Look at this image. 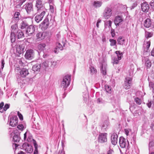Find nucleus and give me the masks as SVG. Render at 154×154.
<instances>
[{
    "instance_id": "obj_1",
    "label": "nucleus",
    "mask_w": 154,
    "mask_h": 154,
    "mask_svg": "<svg viewBox=\"0 0 154 154\" xmlns=\"http://www.w3.org/2000/svg\"><path fill=\"white\" fill-rule=\"evenodd\" d=\"M70 76L69 75H66L63 79L61 84V86L64 88V90H66L65 88L67 87L69 85L70 82Z\"/></svg>"
},
{
    "instance_id": "obj_2",
    "label": "nucleus",
    "mask_w": 154,
    "mask_h": 154,
    "mask_svg": "<svg viewBox=\"0 0 154 154\" xmlns=\"http://www.w3.org/2000/svg\"><path fill=\"white\" fill-rule=\"evenodd\" d=\"M35 7L37 8V13H40L41 11H47L41 0H36Z\"/></svg>"
},
{
    "instance_id": "obj_3",
    "label": "nucleus",
    "mask_w": 154,
    "mask_h": 154,
    "mask_svg": "<svg viewBox=\"0 0 154 154\" xmlns=\"http://www.w3.org/2000/svg\"><path fill=\"white\" fill-rule=\"evenodd\" d=\"M49 19H50V22L52 23L54 21V18L52 17L50 15H48L42 23V28L45 29H46L49 26Z\"/></svg>"
},
{
    "instance_id": "obj_4",
    "label": "nucleus",
    "mask_w": 154,
    "mask_h": 154,
    "mask_svg": "<svg viewBox=\"0 0 154 154\" xmlns=\"http://www.w3.org/2000/svg\"><path fill=\"white\" fill-rule=\"evenodd\" d=\"M117 56L112 57V60H113V64H117L119 63V60H120L123 57V54L120 51H117L115 52Z\"/></svg>"
},
{
    "instance_id": "obj_5",
    "label": "nucleus",
    "mask_w": 154,
    "mask_h": 154,
    "mask_svg": "<svg viewBox=\"0 0 154 154\" xmlns=\"http://www.w3.org/2000/svg\"><path fill=\"white\" fill-rule=\"evenodd\" d=\"M132 78L129 77H126L124 80L123 87L126 90L130 89L132 85Z\"/></svg>"
},
{
    "instance_id": "obj_6",
    "label": "nucleus",
    "mask_w": 154,
    "mask_h": 154,
    "mask_svg": "<svg viewBox=\"0 0 154 154\" xmlns=\"http://www.w3.org/2000/svg\"><path fill=\"white\" fill-rule=\"evenodd\" d=\"M112 14V7L107 6L105 8L103 12V17L105 19H108Z\"/></svg>"
},
{
    "instance_id": "obj_7",
    "label": "nucleus",
    "mask_w": 154,
    "mask_h": 154,
    "mask_svg": "<svg viewBox=\"0 0 154 154\" xmlns=\"http://www.w3.org/2000/svg\"><path fill=\"white\" fill-rule=\"evenodd\" d=\"M35 26L31 25H29L26 31V33L29 36H32L35 34Z\"/></svg>"
},
{
    "instance_id": "obj_8",
    "label": "nucleus",
    "mask_w": 154,
    "mask_h": 154,
    "mask_svg": "<svg viewBox=\"0 0 154 154\" xmlns=\"http://www.w3.org/2000/svg\"><path fill=\"white\" fill-rule=\"evenodd\" d=\"M13 135V140L15 142L18 143L20 139V134L17 130H15L11 134Z\"/></svg>"
},
{
    "instance_id": "obj_9",
    "label": "nucleus",
    "mask_w": 154,
    "mask_h": 154,
    "mask_svg": "<svg viewBox=\"0 0 154 154\" xmlns=\"http://www.w3.org/2000/svg\"><path fill=\"white\" fill-rule=\"evenodd\" d=\"M107 134L106 133H100L98 138V142L100 143L106 142L107 141Z\"/></svg>"
},
{
    "instance_id": "obj_10",
    "label": "nucleus",
    "mask_w": 154,
    "mask_h": 154,
    "mask_svg": "<svg viewBox=\"0 0 154 154\" xmlns=\"http://www.w3.org/2000/svg\"><path fill=\"white\" fill-rule=\"evenodd\" d=\"M23 6L28 14H29L33 10V5L31 2L26 3Z\"/></svg>"
},
{
    "instance_id": "obj_11",
    "label": "nucleus",
    "mask_w": 154,
    "mask_h": 154,
    "mask_svg": "<svg viewBox=\"0 0 154 154\" xmlns=\"http://www.w3.org/2000/svg\"><path fill=\"white\" fill-rule=\"evenodd\" d=\"M10 125L14 127L16 126L18 122V118L17 116H13L11 117L9 119Z\"/></svg>"
},
{
    "instance_id": "obj_12",
    "label": "nucleus",
    "mask_w": 154,
    "mask_h": 154,
    "mask_svg": "<svg viewBox=\"0 0 154 154\" xmlns=\"http://www.w3.org/2000/svg\"><path fill=\"white\" fill-rule=\"evenodd\" d=\"M34 56V53L33 50H28L27 51L25 55V58L28 60H32Z\"/></svg>"
},
{
    "instance_id": "obj_13",
    "label": "nucleus",
    "mask_w": 154,
    "mask_h": 154,
    "mask_svg": "<svg viewBox=\"0 0 154 154\" xmlns=\"http://www.w3.org/2000/svg\"><path fill=\"white\" fill-rule=\"evenodd\" d=\"M23 148L27 153L32 152L33 149L32 146L27 143H24L23 145Z\"/></svg>"
},
{
    "instance_id": "obj_14",
    "label": "nucleus",
    "mask_w": 154,
    "mask_h": 154,
    "mask_svg": "<svg viewBox=\"0 0 154 154\" xmlns=\"http://www.w3.org/2000/svg\"><path fill=\"white\" fill-rule=\"evenodd\" d=\"M39 13L40 14H39L37 15L35 18V21L38 23L42 20L45 14L46 11H42Z\"/></svg>"
},
{
    "instance_id": "obj_15",
    "label": "nucleus",
    "mask_w": 154,
    "mask_h": 154,
    "mask_svg": "<svg viewBox=\"0 0 154 154\" xmlns=\"http://www.w3.org/2000/svg\"><path fill=\"white\" fill-rule=\"evenodd\" d=\"M118 136L116 133H114L111 135V140L112 143L114 145H116L118 142Z\"/></svg>"
},
{
    "instance_id": "obj_16",
    "label": "nucleus",
    "mask_w": 154,
    "mask_h": 154,
    "mask_svg": "<svg viewBox=\"0 0 154 154\" xmlns=\"http://www.w3.org/2000/svg\"><path fill=\"white\" fill-rule=\"evenodd\" d=\"M123 21L122 16L118 15L116 17L114 20V23L116 26H119V24Z\"/></svg>"
},
{
    "instance_id": "obj_17",
    "label": "nucleus",
    "mask_w": 154,
    "mask_h": 154,
    "mask_svg": "<svg viewBox=\"0 0 154 154\" xmlns=\"http://www.w3.org/2000/svg\"><path fill=\"white\" fill-rule=\"evenodd\" d=\"M149 8V5L146 2H145L141 4V9L143 12H147Z\"/></svg>"
},
{
    "instance_id": "obj_18",
    "label": "nucleus",
    "mask_w": 154,
    "mask_h": 154,
    "mask_svg": "<svg viewBox=\"0 0 154 154\" xmlns=\"http://www.w3.org/2000/svg\"><path fill=\"white\" fill-rule=\"evenodd\" d=\"M143 61L145 63V65L147 68H149L151 66V62L147 57H144L143 59Z\"/></svg>"
},
{
    "instance_id": "obj_19",
    "label": "nucleus",
    "mask_w": 154,
    "mask_h": 154,
    "mask_svg": "<svg viewBox=\"0 0 154 154\" xmlns=\"http://www.w3.org/2000/svg\"><path fill=\"white\" fill-rule=\"evenodd\" d=\"M120 146L121 148H124L126 145V139L123 137H121L119 139Z\"/></svg>"
},
{
    "instance_id": "obj_20",
    "label": "nucleus",
    "mask_w": 154,
    "mask_h": 154,
    "mask_svg": "<svg viewBox=\"0 0 154 154\" xmlns=\"http://www.w3.org/2000/svg\"><path fill=\"white\" fill-rule=\"evenodd\" d=\"M41 66V64L36 63L33 66L32 70L34 72H38L40 71Z\"/></svg>"
},
{
    "instance_id": "obj_21",
    "label": "nucleus",
    "mask_w": 154,
    "mask_h": 154,
    "mask_svg": "<svg viewBox=\"0 0 154 154\" xmlns=\"http://www.w3.org/2000/svg\"><path fill=\"white\" fill-rule=\"evenodd\" d=\"M29 74L28 69L25 68H23L20 72V75L22 77H26Z\"/></svg>"
},
{
    "instance_id": "obj_22",
    "label": "nucleus",
    "mask_w": 154,
    "mask_h": 154,
    "mask_svg": "<svg viewBox=\"0 0 154 154\" xmlns=\"http://www.w3.org/2000/svg\"><path fill=\"white\" fill-rule=\"evenodd\" d=\"M152 24V22L151 20L149 18H147L144 22V26L146 28H149Z\"/></svg>"
},
{
    "instance_id": "obj_23",
    "label": "nucleus",
    "mask_w": 154,
    "mask_h": 154,
    "mask_svg": "<svg viewBox=\"0 0 154 154\" xmlns=\"http://www.w3.org/2000/svg\"><path fill=\"white\" fill-rule=\"evenodd\" d=\"M29 25L28 23L26 20H24L22 21L20 24V28L21 29H27Z\"/></svg>"
},
{
    "instance_id": "obj_24",
    "label": "nucleus",
    "mask_w": 154,
    "mask_h": 154,
    "mask_svg": "<svg viewBox=\"0 0 154 154\" xmlns=\"http://www.w3.org/2000/svg\"><path fill=\"white\" fill-rule=\"evenodd\" d=\"M46 45L45 43H40L38 45L37 48L40 52L43 51L45 49Z\"/></svg>"
},
{
    "instance_id": "obj_25",
    "label": "nucleus",
    "mask_w": 154,
    "mask_h": 154,
    "mask_svg": "<svg viewBox=\"0 0 154 154\" xmlns=\"http://www.w3.org/2000/svg\"><path fill=\"white\" fill-rule=\"evenodd\" d=\"M24 50V47L23 45H20L16 48L17 51L18 52L19 54L23 53Z\"/></svg>"
},
{
    "instance_id": "obj_26",
    "label": "nucleus",
    "mask_w": 154,
    "mask_h": 154,
    "mask_svg": "<svg viewBox=\"0 0 154 154\" xmlns=\"http://www.w3.org/2000/svg\"><path fill=\"white\" fill-rule=\"evenodd\" d=\"M117 42L118 45H123L125 43V40L122 36H119L117 39Z\"/></svg>"
},
{
    "instance_id": "obj_27",
    "label": "nucleus",
    "mask_w": 154,
    "mask_h": 154,
    "mask_svg": "<svg viewBox=\"0 0 154 154\" xmlns=\"http://www.w3.org/2000/svg\"><path fill=\"white\" fill-rule=\"evenodd\" d=\"M44 32H39L36 34L37 39L38 40H41L45 38Z\"/></svg>"
},
{
    "instance_id": "obj_28",
    "label": "nucleus",
    "mask_w": 154,
    "mask_h": 154,
    "mask_svg": "<svg viewBox=\"0 0 154 154\" xmlns=\"http://www.w3.org/2000/svg\"><path fill=\"white\" fill-rule=\"evenodd\" d=\"M16 35L18 39L24 37L23 32L21 30H18L17 31Z\"/></svg>"
},
{
    "instance_id": "obj_29",
    "label": "nucleus",
    "mask_w": 154,
    "mask_h": 154,
    "mask_svg": "<svg viewBox=\"0 0 154 154\" xmlns=\"http://www.w3.org/2000/svg\"><path fill=\"white\" fill-rule=\"evenodd\" d=\"M153 33L152 32H150L145 31V37L147 39L153 36Z\"/></svg>"
},
{
    "instance_id": "obj_30",
    "label": "nucleus",
    "mask_w": 154,
    "mask_h": 154,
    "mask_svg": "<svg viewBox=\"0 0 154 154\" xmlns=\"http://www.w3.org/2000/svg\"><path fill=\"white\" fill-rule=\"evenodd\" d=\"M102 4V2L101 1H94L93 3V5L95 8H99Z\"/></svg>"
},
{
    "instance_id": "obj_31",
    "label": "nucleus",
    "mask_w": 154,
    "mask_h": 154,
    "mask_svg": "<svg viewBox=\"0 0 154 154\" xmlns=\"http://www.w3.org/2000/svg\"><path fill=\"white\" fill-rule=\"evenodd\" d=\"M106 66L105 65L102 64L101 66V72L104 75H106Z\"/></svg>"
},
{
    "instance_id": "obj_32",
    "label": "nucleus",
    "mask_w": 154,
    "mask_h": 154,
    "mask_svg": "<svg viewBox=\"0 0 154 154\" xmlns=\"http://www.w3.org/2000/svg\"><path fill=\"white\" fill-rule=\"evenodd\" d=\"M33 143L35 147V150L34 152V154H38V145L34 139H33Z\"/></svg>"
},
{
    "instance_id": "obj_33",
    "label": "nucleus",
    "mask_w": 154,
    "mask_h": 154,
    "mask_svg": "<svg viewBox=\"0 0 154 154\" xmlns=\"http://www.w3.org/2000/svg\"><path fill=\"white\" fill-rule=\"evenodd\" d=\"M16 35L14 32H11L10 36V40L12 43L15 42L16 38Z\"/></svg>"
},
{
    "instance_id": "obj_34",
    "label": "nucleus",
    "mask_w": 154,
    "mask_h": 154,
    "mask_svg": "<svg viewBox=\"0 0 154 154\" xmlns=\"http://www.w3.org/2000/svg\"><path fill=\"white\" fill-rule=\"evenodd\" d=\"M105 87L106 92L109 94H111L112 91L111 87L106 84L105 85Z\"/></svg>"
},
{
    "instance_id": "obj_35",
    "label": "nucleus",
    "mask_w": 154,
    "mask_h": 154,
    "mask_svg": "<svg viewBox=\"0 0 154 154\" xmlns=\"http://www.w3.org/2000/svg\"><path fill=\"white\" fill-rule=\"evenodd\" d=\"M23 78V77H22V76H20L18 77L17 79L18 83L20 86L23 85V83H24V79Z\"/></svg>"
},
{
    "instance_id": "obj_36",
    "label": "nucleus",
    "mask_w": 154,
    "mask_h": 154,
    "mask_svg": "<svg viewBox=\"0 0 154 154\" xmlns=\"http://www.w3.org/2000/svg\"><path fill=\"white\" fill-rule=\"evenodd\" d=\"M20 13L18 12H16L14 14V20L16 21V22H17V21L19 20V16L20 15Z\"/></svg>"
},
{
    "instance_id": "obj_37",
    "label": "nucleus",
    "mask_w": 154,
    "mask_h": 154,
    "mask_svg": "<svg viewBox=\"0 0 154 154\" xmlns=\"http://www.w3.org/2000/svg\"><path fill=\"white\" fill-rule=\"evenodd\" d=\"M109 41L110 42V45L111 46H113L116 45L117 43L116 41L114 39H109Z\"/></svg>"
},
{
    "instance_id": "obj_38",
    "label": "nucleus",
    "mask_w": 154,
    "mask_h": 154,
    "mask_svg": "<svg viewBox=\"0 0 154 154\" xmlns=\"http://www.w3.org/2000/svg\"><path fill=\"white\" fill-rule=\"evenodd\" d=\"M134 101L136 103V104L138 105H140L142 103L141 100L137 97L134 98Z\"/></svg>"
},
{
    "instance_id": "obj_39",
    "label": "nucleus",
    "mask_w": 154,
    "mask_h": 154,
    "mask_svg": "<svg viewBox=\"0 0 154 154\" xmlns=\"http://www.w3.org/2000/svg\"><path fill=\"white\" fill-rule=\"evenodd\" d=\"M112 22L111 20H108L106 21L105 23V28H106L107 26L109 27V28H111V24Z\"/></svg>"
},
{
    "instance_id": "obj_40",
    "label": "nucleus",
    "mask_w": 154,
    "mask_h": 154,
    "mask_svg": "<svg viewBox=\"0 0 154 154\" xmlns=\"http://www.w3.org/2000/svg\"><path fill=\"white\" fill-rule=\"evenodd\" d=\"M49 61H44L42 63V67L45 69L49 65H50Z\"/></svg>"
},
{
    "instance_id": "obj_41",
    "label": "nucleus",
    "mask_w": 154,
    "mask_h": 154,
    "mask_svg": "<svg viewBox=\"0 0 154 154\" xmlns=\"http://www.w3.org/2000/svg\"><path fill=\"white\" fill-rule=\"evenodd\" d=\"M149 86L150 88L152 89V92L154 94V82H149Z\"/></svg>"
},
{
    "instance_id": "obj_42",
    "label": "nucleus",
    "mask_w": 154,
    "mask_h": 154,
    "mask_svg": "<svg viewBox=\"0 0 154 154\" xmlns=\"http://www.w3.org/2000/svg\"><path fill=\"white\" fill-rule=\"evenodd\" d=\"M63 49V47L61 45L60 43H58L56 47L55 48L56 50L59 51V50H62Z\"/></svg>"
},
{
    "instance_id": "obj_43",
    "label": "nucleus",
    "mask_w": 154,
    "mask_h": 154,
    "mask_svg": "<svg viewBox=\"0 0 154 154\" xmlns=\"http://www.w3.org/2000/svg\"><path fill=\"white\" fill-rule=\"evenodd\" d=\"M109 122H105L102 126V128L103 129H106L109 125Z\"/></svg>"
},
{
    "instance_id": "obj_44",
    "label": "nucleus",
    "mask_w": 154,
    "mask_h": 154,
    "mask_svg": "<svg viewBox=\"0 0 154 154\" xmlns=\"http://www.w3.org/2000/svg\"><path fill=\"white\" fill-rule=\"evenodd\" d=\"M17 25L16 24H14L12 25L11 26V32H14V31L17 29Z\"/></svg>"
},
{
    "instance_id": "obj_45",
    "label": "nucleus",
    "mask_w": 154,
    "mask_h": 154,
    "mask_svg": "<svg viewBox=\"0 0 154 154\" xmlns=\"http://www.w3.org/2000/svg\"><path fill=\"white\" fill-rule=\"evenodd\" d=\"M49 63H50V65L53 67H55L57 64V62L56 61H52L50 60Z\"/></svg>"
},
{
    "instance_id": "obj_46",
    "label": "nucleus",
    "mask_w": 154,
    "mask_h": 154,
    "mask_svg": "<svg viewBox=\"0 0 154 154\" xmlns=\"http://www.w3.org/2000/svg\"><path fill=\"white\" fill-rule=\"evenodd\" d=\"M17 128L20 131H23L24 128V126L22 124H19L17 126Z\"/></svg>"
},
{
    "instance_id": "obj_47",
    "label": "nucleus",
    "mask_w": 154,
    "mask_h": 154,
    "mask_svg": "<svg viewBox=\"0 0 154 154\" xmlns=\"http://www.w3.org/2000/svg\"><path fill=\"white\" fill-rule=\"evenodd\" d=\"M4 105V103L3 102H2L0 103V112L1 113L3 112V106Z\"/></svg>"
},
{
    "instance_id": "obj_48",
    "label": "nucleus",
    "mask_w": 154,
    "mask_h": 154,
    "mask_svg": "<svg viewBox=\"0 0 154 154\" xmlns=\"http://www.w3.org/2000/svg\"><path fill=\"white\" fill-rule=\"evenodd\" d=\"M90 71L92 73H94L96 72V69L94 67L91 66L90 68Z\"/></svg>"
},
{
    "instance_id": "obj_49",
    "label": "nucleus",
    "mask_w": 154,
    "mask_h": 154,
    "mask_svg": "<svg viewBox=\"0 0 154 154\" xmlns=\"http://www.w3.org/2000/svg\"><path fill=\"white\" fill-rule=\"evenodd\" d=\"M10 106V105L8 104H6L5 105L4 107H3L4 110H3V112L4 111H6L8 109Z\"/></svg>"
},
{
    "instance_id": "obj_50",
    "label": "nucleus",
    "mask_w": 154,
    "mask_h": 154,
    "mask_svg": "<svg viewBox=\"0 0 154 154\" xmlns=\"http://www.w3.org/2000/svg\"><path fill=\"white\" fill-rule=\"evenodd\" d=\"M111 34L112 38H113L115 35V31L114 29L111 28Z\"/></svg>"
},
{
    "instance_id": "obj_51",
    "label": "nucleus",
    "mask_w": 154,
    "mask_h": 154,
    "mask_svg": "<svg viewBox=\"0 0 154 154\" xmlns=\"http://www.w3.org/2000/svg\"><path fill=\"white\" fill-rule=\"evenodd\" d=\"M17 114L20 120H23V118L22 115L19 111L17 112Z\"/></svg>"
},
{
    "instance_id": "obj_52",
    "label": "nucleus",
    "mask_w": 154,
    "mask_h": 154,
    "mask_svg": "<svg viewBox=\"0 0 154 154\" xmlns=\"http://www.w3.org/2000/svg\"><path fill=\"white\" fill-rule=\"evenodd\" d=\"M152 103L151 100H148V102L146 103V105L149 108H150L151 107Z\"/></svg>"
},
{
    "instance_id": "obj_53",
    "label": "nucleus",
    "mask_w": 154,
    "mask_h": 154,
    "mask_svg": "<svg viewBox=\"0 0 154 154\" xmlns=\"http://www.w3.org/2000/svg\"><path fill=\"white\" fill-rule=\"evenodd\" d=\"M154 146V142H150L149 143V148L150 149L152 146Z\"/></svg>"
},
{
    "instance_id": "obj_54",
    "label": "nucleus",
    "mask_w": 154,
    "mask_h": 154,
    "mask_svg": "<svg viewBox=\"0 0 154 154\" xmlns=\"http://www.w3.org/2000/svg\"><path fill=\"white\" fill-rule=\"evenodd\" d=\"M150 45V42H147L146 43V48L147 49V50H148Z\"/></svg>"
},
{
    "instance_id": "obj_55",
    "label": "nucleus",
    "mask_w": 154,
    "mask_h": 154,
    "mask_svg": "<svg viewBox=\"0 0 154 154\" xmlns=\"http://www.w3.org/2000/svg\"><path fill=\"white\" fill-rule=\"evenodd\" d=\"M50 10L51 12L53 13L54 12V8L52 5H50Z\"/></svg>"
},
{
    "instance_id": "obj_56",
    "label": "nucleus",
    "mask_w": 154,
    "mask_h": 154,
    "mask_svg": "<svg viewBox=\"0 0 154 154\" xmlns=\"http://www.w3.org/2000/svg\"><path fill=\"white\" fill-rule=\"evenodd\" d=\"M137 2H135L133 4L132 6H131V8L132 9L134 8L135 7H136L137 6Z\"/></svg>"
},
{
    "instance_id": "obj_57",
    "label": "nucleus",
    "mask_w": 154,
    "mask_h": 154,
    "mask_svg": "<svg viewBox=\"0 0 154 154\" xmlns=\"http://www.w3.org/2000/svg\"><path fill=\"white\" fill-rule=\"evenodd\" d=\"M5 61L4 59H2V68L3 69L4 67V65H5Z\"/></svg>"
},
{
    "instance_id": "obj_58",
    "label": "nucleus",
    "mask_w": 154,
    "mask_h": 154,
    "mask_svg": "<svg viewBox=\"0 0 154 154\" xmlns=\"http://www.w3.org/2000/svg\"><path fill=\"white\" fill-rule=\"evenodd\" d=\"M124 131L125 133V134L127 135H128V134L129 133V131L128 129H124Z\"/></svg>"
},
{
    "instance_id": "obj_59",
    "label": "nucleus",
    "mask_w": 154,
    "mask_h": 154,
    "mask_svg": "<svg viewBox=\"0 0 154 154\" xmlns=\"http://www.w3.org/2000/svg\"><path fill=\"white\" fill-rule=\"evenodd\" d=\"M150 5L152 9L154 10V2H151L150 4Z\"/></svg>"
},
{
    "instance_id": "obj_60",
    "label": "nucleus",
    "mask_w": 154,
    "mask_h": 154,
    "mask_svg": "<svg viewBox=\"0 0 154 154\" xmlns=\"http://www.w3.org/2000/svg\"><path fill=\"white\" fill-rule=\"evenodd\" d=\"M60 37L61 35L59 33L56 35V38L58 40L60 39Z\"/></svg>"
},
{
    "instance_id": "obj_61",
    "label": "nucleus",
    "mask_w": 154,
    "mask_h": 154,
    "mask_svg": "<svg viewBox=\"0 0 154 154\" xmlns=\"http://www.w3.org/2000/svg\"><path fill=\"white\" fill-rule=\"evenodd\" d=\"M113 152V151L112 150L110 149L108 151L107 154H112Z\"/></svg>"
},
{
    "instance_id": "obj_62",
    "label": "nucleus",
    "mask_w": 154,
    "mask_h": 154,
    "mask_svg": "<svg viewBox=\"0 0 154 154\" xmlns=\"http://www.w3.org/2000/svg\"><path fill=\"white\" fill-rule=\"evenodd\" d=\"M3 94V91L0 89V99L2 97Z\"/></svg>"
},
{
    "instance_id": "obj_63",
    "label": "nucleus",
    "mask_w": 154,
    "mask_h": 154,
    "mask_svg": "<svg viewBox=\"0 0 154 154\" xmlns=\"http://www.w3.org/2000/svg\"><path fill=\"white\" fill-rule=\"evenodd\" d=\"M151 55L152 56H154V48L152 49L151 51Z\"/></svg>"
},
{
    "instance_id": "obj_64",
    "label": "nucleus",
    "mask_w": 154,
    "mask_h": 154,
    "mask_svg": "<svg viewBox=\"0 0 154 154\" xmlns=\"http://www.w3.org/2000/svg\"><path fill=\"white\" fill-rule=\"evenodd\" d=\"M17 154H26L24 152L20 151Z\"/></svg>"
}]
</instances>
